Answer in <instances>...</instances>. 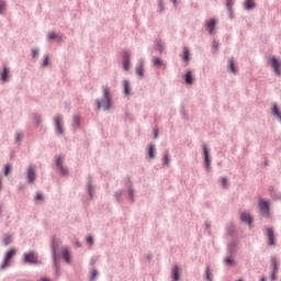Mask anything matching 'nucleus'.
<instances>
[{"label":"nucleus","instance_id":"obj_49","mask_svg":"<svg viewBox=\"0 0 281 281\" xmlns=\"http://www.w3.org/2000/svg\"><path fill=\"white\" fill-rule=\"evenodd\" d=\"M130 194L132 195V194H133V191H130Z\"/></svg>","mask_w":281,"mask_h":281},{"label":"nucleus","instance_id":"obj_36","mask_svg":"<svg viewBox=\"0 0 281 281\" xmlns=\"http://www.w3.org/2000/svg\"><path fill=\"white\" fill-rule=\"evenodd\" d=\"M225 263H226V265H234V259H233L232 257H227V258L225 259Z\"/></svg>","mask_w":281,"mask_h":281},{"label":"nucleus","instance_id":"obj_39","mask_svg":"<svg viewBox=\"0 0 281 281\" xmlns=\"http://www.w3.org/2000/svg\"><path fill=\"white\" fill-rule=\"evenodd\" d=\"M222 186H223V188H227V178L226 177L222 178Z\"/></svg>","mask_w":281,"mask_h":281},{"label":"nucleus","instance_id":"obj_50","mask_svg":"<svg viewBox=\"0 0 281 281\" xmlns=\"http://www.w3.org/2000/svg\"><path fill=\"white\" fill-rule=\"evenodd\" d=\"M261 281H265V279H261Z\"/></svg>","mask_w":281,"mask_h":281},{"label":"nucleus","instance_id":"obj_17","mask_svg":"<svg viewBox=\"0 0 281 281\" xmlns=\"http://www.w3.org/2000/svg\"><path fill=\"white\" fill-rule=\"evenodd\" d=\"M240 218L244 223H247L248 225H251L252 218L249 213H241Z\"/></svg>","mask_w":281,"mask_h":281},{"label":"nucleus","instance_id":"obj_47","mask_svg":"<svg viewBox=\"0 0 281 281\" xmlns=\"http://www.w3.org/2000/svg\"><path fill=\"white\" fill-rule=\"evenodd\" d=\"M89 192H90V194H91V187H89Z\"/></svg>","mask_w":281,"mask_h":281},{"label":"nucleus","instance_id":"obj_8","mask_svg":"<svg viewBox=\"0 0 281 281\" xmlns=\"http://www.w3.org/2000/svg\"><path fill=\"white\" fill-rule=\"evenodd\" d=\"M10 78V68L8 67H3L2 70H0V80H2V82H8Z\"/></svg>","mask_w":281,"mask_h":281},{"label":"nucleus","instance_id":"obj_38","mask_svg":"<svg viewBox=\"0 0 281 281\" xmlns=\"http://www.w3.org/2000/svg\"><path fill=\"white\" fill-rule=\"evenodd\" d=\"M21 139H23V133H18L15 136V140L21 142Z\"/></svg>","mask_w":281,"mask_h":281},{"label":"nucleus","instance_id":"obj_2","mask_svg":"<svg viewBox=\"0 0 281 281\" xmlns=\"http://www.w3.org/2000/svg\"><path fill=\"white\" fill-rule=\"evenodd\" d=\"M271 203L267 200H259V212L262 216L269 218L271 216Z\"/></svg>","mask_w":281,"mask_h":281},{"label":"nucleus","instance_id":"obj_5","mask_svg":"<svg viewBox=\"0 0 281 281\" xmlns=\"http://www.w3.org/2000/svg\"><path fill=\"white\" fill-rule=\"evenodd\" d=\"M272 68L274 69V72L277 76H281V61L278 60L276 57H271Z\"/></svg>","mask_w":281,"mask_h":281},{"label":"nucleus","instance_id":"obj_4","mask_svg":"<svg viewBox=\"0 0 281 281\" xmlns=\"http://www.w3.org/2000/svg\"><path fill=\"white\" fill-rule=\"evenodd\" d=\"M14 256H16V249H11L7 252V255L4 256V260L0 267V269H8V267H10V262L12 260V258H14Z\"/></svg>","mask_w":281,"mask_h":281},{"label":"nucleus","instance_id":"obj_37","mask_svg":"<svg viewBox=\"0 0 281 281\" xmlns=\"http://www.w3.org/2000/svg\"><path fill=\"white\" fill-rule=\"evenodd\" d=\"M3 10H5V2L0 0V14L3 12Z\"/></svg>","mask_w":281,"mask_h":281},{"label":"nucleus","instance_id":"obj_18","mask_svg":"<svg viewBox=\"0 0 281 281\" xmlns=\"http://www.w3.org/2000/svg\"><path fill=\"white\" fill-rule=\"evenodd\" d=\"M136 75L138 78H144V64L140 63L136 66Z\"/></svg>","mask_w":281,"mask_h":281},{"label":"nucleus","instance_id":"obj_15","mask_svg":"<svg viewBox=\"0 0 281 281\" xmlns=\"http://www.w3.org/2000/svg\"><path fill=\"white\" fill-rule=\"evenodd\" d=\"M56 166L59 168L61 175H67V168L63 167V158L57 157L56 158Z\"/></svg>","mask_w":281,"mask_h":281},{"label":"nucleus","instance_id":"obj_27","mask_svg":"<svg viewBox=\"0 0 281 281\" xmlns=\"http://www.w3.org/2000/svg\"><path fill=\"white\" fill-rule=\"evenodd\" d=\"M3 243L4 245H10V243H12V237L9 236V235H5L4 238H3Z\"/></svg>","mask_w":281,"mask_h":281},{"label":"nucleus","instance_id":"obj_16","mask_svg":"<svg viewBox=\"0 0 281 281\" xmlns=\"http://www.w3.org/2000/svg\"><path fill=\"white\" fill-rule=\"evenodd\" d=\"M244 8H245V10H254V8H256V1L255 0H245Z\"/></svg>","mask_w":281,"mask_h":281},{"label":"nucleus","instance_id":"obj_31","mask_svg":"<svg viewBox=\"0 0 281 281\" xmlns=\"http://www.w3.org/2000/svg\"><path fill=\"white\" fill-rule=\"evenodd\" d=\"M56 251H58V244H56V241H53V254L55 258H56Z\"/></svg>","mask_w":281,"mask_h":281},{"label":"nucleus","instance_id":"obj_40","mask_svg":"<svg viewBox=\"0 0 281 281\" xmlns=\"http://www.w3.org/2000/svg\"><path fill=\"white\" fill-rule=\"evenodd\" d=\"M35 201H43V193H37L35 196Z\"/></svg>","mask_w":281,"mask_h":281},{"label":"nucleus","instance_id":"obj_29","mask_svg":"<svg viewBox=\"0 0 281 281\" xmlns=\"http://www.w3.org/2000/svg\"><path fill=\"white\" fill-rule=\"evenodd\" d=\"M74 126H80V116H74Z\"/></svg>","mask_w":281,"mask_h":281},{"label":"nucleus","instance_id":"obj_22","mask_svg":"<svg viewBox=\"0 0 281 281\" xmlns=\"http://www.w3.org/2000/svg\"><path fill=\"white\" fill-rule=\"evenodd\" d=\"M228 65H229V69H231V71H232V74H236L237 70H236V63L234 61V58H231V59L228 60Z\"/></svg>","mask_w":281,"mask_h":281},{"label":"nucleus","instance_id":"obj_3","mask_svg":"<svg viewBox=\"0 0 281 281\" xmlns=\"http://www.w3.org/2000/svg\"><path fill=\"white\" fill-rule=\"evenodd\" d=\"M23 262L25 265H38V255L34 251L24 252Z\"/></svg>","mask_w":281,"mask_h":281},{"label":"nucleus","instance_id":"obj_46","mask_svg":"<svg viewBox=\"0 0 281 281\" xmlns=\"http://www.w3.org/2000/svg\"><path fill=\"white\" fill-rule=\"evenodd\" d=\"M40 281H52L49 278H42Z\"/></svg>","mask_w":281,"mask_h":281},{"label":"nucleus","instance_id":"obj_14","mask_svg":"<svg viewBox=\"0 0 281 281\" xmlns=\"http://www.w3.org/2000/svg\"><path fill=\"white\" fill-rule=\"evenodd\" d=\"M203 153H204V161L206 164V166H210V161H212V159L210 158V150L207 149V145H203Z\"/></svg>","mask_w":281,"mask_h":281},{"label":"nucleus","instance_id":"obj_25","mask_svg":"<svg viewBox=\"0 0 281 281\" xmlns=\"http://www.w3.org/2000/svg\"><path fill=\"white\" fill-rule=\"evenodd\" d=\"M184 80H186L187 85H192L193 78H192V72H191V71H188V72L186 74Z\"/></svg>","mask_w":281,"mask_h":281},{"label":"nucleus","instance_id":"obj_44","mask_svg":"<svg viewBox=\"0 0 281 281\" xmlns=\"http://www.w3.org/2000/svg\"><path fill=\"white\" fill-rule=\"evenodd\" d=\"M98 276V270H93L92 271V278L91 280H95V277Z\"/></svg>","mask_w":281,"mask_h":281},{"label":"nucleus","instance_id":"obj_26","mask_svg":"<svg viewBox=\"0 0 281 281\" xmlns=\"http://www.w3.org/2000/svg\"><path fill=\"white\" fill-rule=\"evenodd\" d=\"M164 164L165 166H168L170 164V154H168V151L164 154Z\"/></svg>","mask_w":281,"mask_h":281},{"label":"nucleus","instance_id":"obj_6","mask_svg":"<svg viewBox=\"0 0 281 281\" xmlns=\"http://www.w3.org/2000/svg\"><path fill=\"white\" fill-rule=\"evenodd\" d=\"M123 68L125 69V71H128V69L131 68V53L125 52L123 55Z\"/></svg>","mask_w":281,"mask_h":281},{"label":"nucleus","instance_id":"obj_28","mask_svg":"<svg viewBox=\"0 0 281 281\" xmlns=\"http://www.w3.org/2000/svg\"><path fill=\"white\" fill-rule=\"evenodd\" d=\"M232 5H234V0H227V1H226V8H227V10L232 11Z\"/></svg>","mask_w":281,"mask_h":281},{"label":"nucleus","instance_id":"obj_32","mask_svg":"<svg viewBox=\"0 0 281 281\" xmlns=\"http://www.w3.org/2000/svg\"><path fill=\"white\" fill-rule=\"evenodd\" d=\"M205 273H206V280L212 281V272H210V268H206Z\"/></svg>","mask_w":281,"mask_h":281},{"label":"nucleus","instance_id":"obj_13","mask_svg":"<svg viewBox=\"0 0 281 281\" xmlns=\"http://www.w3.org/2000/svg\"><path fill=\"white\" fill-rule=\"evenodd\" d=\"M271 266L273 267L272 280H276V274L278 273V259L276 257L271 258Z\"/></svg>","mask_w":281,"mask_h":281},{"label":"nucleus","instance_id":"obj_21","mask_svg":"<svg viewBox=\"0 0 281 281\" xmlns=\"http://www.w3.org/2000/svg\"><path fill=\"white\" fill-rule=\"evenodd\" d=\"M147 153H148L149 159H155V153H156L155 145H149Z\"/></svg>","mask_w":281,"mask_h":281},{"label":"nucleus","instance_id":"obj_24","mask_svg":"<svg viewBox=\"0 0 281 281\" xmlns=\"http://www.w3.org/2000/svg\"><path fill=\"white\" fill-rule=\"evenodd\" d=\"M183 60L188 63L190 60V49L188 47L183 48Z\"/></svg>","mask_w":281,"mask_h":281},{"label":"nucleus","instance_id":"obj_34","mask_svg":"<svg viewBox=\"0 0 281 281\" xmlns=\"http://www.w3.org/2000/svg\"><path fill=\"white\" fill-rule=\"evenodd\" d=\"M218 47H220L218 42H217V41H214V42H213V49H214V52H218Z\"/></svg>","mask_w":281,"mask_h":281},{"label":"nucleus","instance_id":"obj_41","mask_svg":"<svg viewBox=\"0 0 281 281\" xmlns=\"http://www.w3.org/2000/svg\"><path fill=\"white\" fill-rule=\"evenodd\" d=\"M32 56H33V58H37V56H38V49H33V50H32Z\"/></svg>","mask_w":281,"mask_h":281},{"label":"nucleus","instance_id":"obj_42","mask_svg":"<svg viewBox=\"0 0 281 281\" xmlns=\"http://www.w3.org/2000/svg\"><path fill=\"white\" fill-rule=\"evenodd\" d=\"M87 244L93 245V237H91V236L87 237Z\"/></svg>","mask_w":281,"mask_h":281},{"label":"nucleus","instance_id":"obj_45","mask_svg":"<svg viewBox=\"0 0 281 281\" xmlns=\"http://www.w3.org/2000/svg\"><path fill=\"white\" fill-rule=\"evenodd\" d=\"M157 45H158L159 52H164V46L161 45V43H158Z\"/></svg>","mask_w":281,"mask_h":281},{"label":"nucleus","instance_id":"obj_1","mask_svg":"<svg viewBox=\"0 0 281 281\" xmlns=\"http://www.w3.org/2000/svg\"><path fill=\"white\" fill-rule=\"evenodd\" d=\"M98 109H104V111H111V91L109 86L103 87V99L98 101Z\"/></svg>","mask_w":281,"mask_h":281},{"label":"nucleus","instance_id":"obj_10","mask_svg":"<svg viewBox=\"0 0 281 281\" xmlns=\"http://www.w3.org/2000/svg\"><path fill=\"white\" fill-rule=\"evenodd\" d=\"M267 232H268L269 245L271 246L276 245V235H274L273 228L270 227L267 229Z\"/></svg>","mask_w":281,"mask_h":281},{"label":"nucleus","instance_id":"obj_19","mask_svg":"<svg viewBox=\"0 0 281 281\" xmlns=\"http://www.w3.org/2000/svg\"><path fill=\"white\" fill-rule=\"evenodd\" d=\"M172 281H179V266L172 268Z\"/></svg>","mask_w":281,"mask_h":281},{"label":"nucleus","instance_id":"obj_30","mask_svg":"<svg viewBox=\"0 0 281 281\" xmlns=\"http://www.w3.org/2000/svg\"><path fill=\"white\" fill-rule=\"evenodd\" d=\"M11 170H12V167L10 165H7L4 169V176L8 177Z\"/></svg>","mask_w":281,"mask_h":281},{"label":"nucleus","instance_id":"obj_11","mask_svg":"<svg viewBox=\"0 0 281 281\" xmlns=\"http://www.w3.org/2000/svg\"><path fill=\"white\" fill-rule=\"evenodd\" d=\"M61 256L65 262H71V252L69 251V248H63Z\"/></svg>","mask_w":281,"mask_h":281},{"label":"nucleus","instance_id":"obj_7","mask_svg":"<svg viewBox=\"0 0 281 281\" xmlns=\"http://www.w3.org/2000/svg\"><path fill=\"white\" fill-rule=\"evenodd\" d=\"M63 116H56L55 117V125H56V131L59 135H63L65 133V130L63 128Z\"/></svg>","mask_w":281,"mask_h":281},{"label":"nucleus","instance_id":"obj_48","mask_svg":"<svg viewBox=\"0 0 281 281\" xmlns=\"http://www.w3.org/2000/svg\"><path fill=\"white\" fill-rule=\"evenodd\" d=\"M173 1V3H177V0H172Z\"/></svg>","mask_w":281,"mask_h":281},{"label":"nucleus","instance_id":"obj_43","mask_svg":"<svg viewBox=\"0 0 281 281\" xmlns=\"http://www.w3.org/2000/svg\"><path fill=\"white\" fill-rule=\"evenodd\" d=\"M154 137H155V139H157V137H159V130H157V128L154 130Z\"/></svg>","mask_w":281,"mask_h":281},{"label":"nucleus","instance_id":"obj_33","mask_svg":"<svg viewBox=\"0 0 281 281\" xmlns=\"http://www.w3.org/2000/svg\"><path fill=\"white\" fill-rule=\"evenodd\" d=\"M48 38H49V41H54V38H58V35H56V33H54V32H50V33H48Z\"/></svg>","mask_w":281,"mask_h":281},{"label":"nucleus","instance_id":"obj_20","mask_svg":"<svg viewBox=\"0 0 281 281\" xmlns=\"http://www.w3.org/2000/svg\"><path fill=\"white\" fill-rule=\"evenodd\" d=\"M124 93L125 95H131V82L128 80H124Z\"/></svg>","mask_w":281,"mask_h":281},{"label":"nucleus","instance_id":"obj_23","mask_svg":"<svg viewBox=\"0 0 281 281\" xmlns=\"http://www.w3.org/2000/svg\"><path fill=\"white\" fill-rule=\"evenodd\" d=\"M151 63L155 67H161L164 65V61L159 57H153Z\"/></svg>","mask_w":281,"mask_h":281},{"label":"nucleus","instance_id":"obj_9","mask_svg":"<svg viewBox=\"0 0 281 281\" xmlns=\"http://www.w3.org/2000/svg\"><path fill=\"white\" fill-rule=\"evenodd\" d=\"M209 34H214V27H216V19H211L205 23Z\"/></svg>","mask_w":281,"mask_h":281},{"label":"nucleus","instance_id":"obj_35","mask_svg":"<svg viewBox=\"0 0 281 281\" xmlns=\"http://www.w3.org/2000/svg\"><path fill=\"white\" fill-rule=\"evenodd\" d=\"M49 65V57L45 56L43 61V67H47Z\"/></svg>","mask_w":281,"mask_h":281},{"label":"nucleus","instance_id":"obj_12","mask_svg":"<svg viewBox=\"0 0 281 281\" xmlns=\"http://www.w3.org/2000/svg\"><path fill=\"white\" fill-rule=\"evenodd\" d=\"M27 179H29V183H34V179H36V173L34 172V167H29Z\"/></svg>","mask_w":281,"mask_h":281}]
</instances>
